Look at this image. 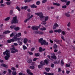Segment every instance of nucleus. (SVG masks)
Wrapping results in <instances>:
<instances>
[{
	"mask_svg": "<svg viewBox=\"0 0 75 75\" xmlns=\"http://www.w3.org/2000/svg\"><path fill=\"white\" fill-rule=\"evenodd\" d=\"M7 42V43H11L12 42H13V41H12V39L10 40H7L6 41Z\"/></svg>",
	"mask_w": 75,
	"mask_h": 75,
	"instance_id": "obj_16",
	"label": "nucleus"
},
{
	"mask_svg": "<svg viewBox=\"0 0 75 75\" xmlns=\"http://www.w3.org/2000/svg\"><path fill=\"white\" fill-rule=\"evenodd\" d=\"M41 24L43 25H45V24H47V21H43L41 23Z\"/></svg>",
	"mask_w": 75,
	"mask_h": 75,
	"instance_id": "obj_20",
	"label": "nucleus"
},
{
	"mask_svg": "<svg viewBox=\"0 0 75 75\" xmlns=\"http://www.w3.org/2000/svg\"><path fill=\"white\" fill-rule=\"evenodd\" d=\"M54 32L55 33H59L62 32V30L61 29H59L58 30H54Z\"/></svg>",
	"mask_w": 75,
	"mask_h": 75,
	"instance_id": "obj_10",
	"label": "nucleus"
},
{
	"mask_svg": "<svg viewBox=\"0 0 75 75\" xmlns=\"http://www.w3.org/2000/svg\"><path fill=\"white\" fill-rule=\"evenodd\" d=\"M40 64L41 65H42V66L45 65V63H44V62H42V61L40 63Z\"/></svg>",
	"mask_w": 75,
	"mask_h": 75,
	"instance_id": "obj_26",
	"label": "nucleus"
},
{
	"mask_svg": "<svg viewBox=\"0 0 75 75\" xmlns=\"http://www.w3.org/2000/svg\"><path fill=\"white\" fill-rule=\"evenodd\" d=\"M45 70H46V71L47 72H49V71H50V68H45Z\"/></svg>",
	"mask_w": 75,
	"mask_h": 75,
	"instance_id": "obj_27",
	"label": "nucleus"
},
{
	"mask_svg": "<svg viewBox=\"0 0 75 75\" xmlns=\"http://www.w3.org/2000/svg\"><path fill=\"white\" fill-rule=\"evenodd\" d=\"M37 59H38V58H34L33 59V61H36L37 60Z\"/></svg>",
	"mask_w": 75,
	"mask_h": 75,
	"instance_id": "obj_58",
	"label": "nucleus"
},
{
	"mask_svg": "<svg viewBox=\"0 0 75 75\" xmlns=\"http://www.w3.org/2000/svg\"><path fill=\"white\" fill-rule=\"evenodd\" d=\"M18 50L15 49L14 50H12L11 51V53L12 54H14L15 53H16V52H18Z\"/></svg>",
	"mask_w": 75,
	"mask_h": 75,
	"instance_id": "obj_12",
	"label": "nucleus"
},
{
	"mask_svg": "<svg viewBox=\"0 0 75 75\" xmlns=\"http://www.w3.org/2000/svg\"><path fill=\"white\" fill-rule=\"evenodd\" d=\"M40 30H42V31H45L46 30V28L45 27H43L42 28H40Z\"/></svg>",
	"mask_w": 75,
	"mask_h": 75,
	"instance_id": "obj_24",
	"label": "nucleus"
},
{
	"mask_svg": "<svg viewBox=\"0 0 75 75\" xmlns=\"http://www.w3.org/2000/svg\"><path fill=\"white\" fill-rule=\"evenodd\" d=\"M44 74H45V75H51V73H47L46 72H44Z\"/></svg>",
	"mask_w": 75,
	"mask_h": 75,
	"instance_id": "obj_30",
	"label": "nucleus"
},
{
	"mask_svg": "<svg viewBox=\"0 0 75 75\" xmlns=\"http://www.w3.org/2000/svg\"><path fill=\"white\" fill-rule=\"evenodd\" d=\"M20 36H21V33H19L18 34L16 33V36L17 37H20Z\"/></svg>",
	"mask_w": 75,
	"mask_h": 75,
	"instance_id": "obj_15",
	"label": "nucleus"
},
{
	"mask_svg": "<svg viewBox=\"0 0 75 75\" xmlns=\"http://www.w3.org/2000/svg\"><path fill=\"white\" fill-rule=\"evenodd\" d=\"M48 45V42H46V41L45 42V44L44 45Z\"/></svg>",
	"mask_w": 75,
	"mask_h": 75,
	"instance_id": "obj_55",
	"label": "nucleus"
},
{
	"mask_svg": "<svg viewBox=\"0 0 75 75\" xmlns=\"http://www.w3.org/2000/svg\"><path fill=\"white\" fill-rule=\"evenodd\" d=\"M27 41H28V39L27 38H25L23 40L24 44H26L27 42Z\"/></svg>",
	"mask_w": 75,
	"mask_h": 75,
	"instance_id": "obj_17",
	"label": "nucleus"
},
{
	"mask_svg": "<svg viewBox=\"0 0 75 75\" xmlns=\"http://www.w3.org/2000/svg\"><path fill=\"white\" fill-rule=\"evenodd\" d=\"M7 5H10V2H7L6 3Z\"/></svg>",
	"mask_w": 75,
	"mask_h": 75,
	"instance_id": "obj_63",
	"label": "nucleus"
},
{
	"mask_svg": "<svg viewBox=\"0 0 75 75\" xmlns=\"http://www.w3.org/2000/svg\"><path fill=\"white\" fill-rule=\"evenodd\" d=\"M44 62L45 64H48V60L47 59L45 60Z\"/></svg>",
	"mask_w": 75,
	"mask_h": 75,
	"instance_id": "obj_33",
	"label": "nucleus"
},
{
	"mask_svg": "<svg viewBox=\"0 0 75 75\" xmlns=\"http://www.w3.org/2000/svg\"><path fill=\"white\" fill-rule=\"evenodd\" d=\"M23 48L24 50H25L27 49V47H26V46H25V45H23Z\"/></svg>",
	"mask_w": 75,
	"mask_h": 75,
	"instance_id": "obj_42",
	"label": "nucleus"
},
{
	"mask_svg": "<svg viewBox=\"0 0 75 75\" xmlns=\"http://www.w3.org/2000/svg\"><path fill=\"white\" fill-rule=\"evenodd\" d=\"M47 0H43L42 1V3H45L47 2Z\"/></svg>",
	"mask_w": 75,
	"mask_h": 75,
	"instance_id": "obj_56",
	"label": "nucleus"
},
{
	"mask_svg": "<svg viewBox=\"0 0 75 75\" xmlns=\"http://www.w3.org/2000/svg\"><path fill=\"white\" fill-rule=\"evenodd\" d=\"M57 45L54 44L53 46V48H54V49H56L57 48Z\"/></svg>",
	"mask_w": 75,
	"mask_h": 75,
	"instance_id": "obj_38",
	"label": "nucleus"
},
{
	"mask_svg": "<svg viewBox=\"0 0 75 75\" xmlns=\"http://www.w3.org/2000/svg\"><path fill=\"white\" fill-rule=\"evenodd\" d=\"M35 50V47H32L31 48V51L32 52L34 51Z\"/></svg>",
	"mask_w": 75,
	"mask_h": 75,
	"instance_id": "obj_43",
	"label": "nucleus"
},
{
	"mask_svg": "<svg viewBox=\"0 0 75 75\" xmlns=\"http://www.w3.org/2000/svg\"><path fill=\"white\" fill-rule=\"evenodd\" d=\"M14 27H15V26L14 25H11L10 27V28H11V29H13V28H14Z\"/></svg>",
	"mask_w": 75,
	"mask_h": 75,
	"instance_id": "obj_47",
	"label": "nucleus"
},
{
	"mask_svg": "<svg viewBox=\"0 0 75 75\" xmlns=\"http://www.w3.org/2000/svg\"><path fill=\"white\" fill-rule=\"evenodd\" d=\"M26 71H27V73L28 74H29V75H33V73L31 72V71L29 69H27Z\"/></svg>",
	"mask_w": 75,
	"mask_h": 75,
	"instance_id": "obj_7",
	"label": "nucleus"
},
{
	"mask_svg": "<svg viewBox=\"0 0 75 75\" xmlns=\"http://www.w3.org/2000/svg\"><path fill=\"white\" fill-rule=\"evenodd\" d=\"M24 0V2L25 3H30L31 1V0Z\"/></svg>",
	"mask_w": 75,
	"mask_h": 75,
	"instance_id": "obj_23",
	"label": "nucleus"
},
{
	"mask_svg": "<svg viewBox=\"0 0 75 75\" xmlns=\"http://www.w3.org/2000/svg\"><path fill=\"white\" fill-rule=\"evenodd\" d=\"M14 29L15 31H18V30H20V28H19V27H17L15 28Z\"/></svg>",
	"mask_w": 75,
	"mask_h": 75,
	"instance_id": "obj_21",
	"label": "nucleus"
},
{
	"mask_svg": "<svg viewBox=\"0 0 75 75\" xmlns=\"http://www.w3.org/2000/svg\"><path fill=\"white\" fill-rule=\"evenodd\" d=\"M33 15H31V16L30 17H29V18H28L30 20V19H31V18H32V17H33Z\"/></svg>",
	"mask_w": 75,
	"mask_h": 75,
	"instance_id": "obj_57",
	"label": "nucleus"
},
{
	"mask_svg": "<svg viewBox=\"0 0 75 75\" xmlns=\"http://www.w3.org/2000/svg\"><path fill=\"white\" fill-rule=\"evenodd\" d=\"M28 63H31L32 62V60L31 59H29L28 60Z\"/></svg>",
	"mask_w": 75,
	"mask_h": 75,
	"instance_id": "obj_46",
	"label": "nucleus"
},
{
	"mask_svg": "<svg viewBox=\"0 0 75 75\" xmlns=\"http://www.w3.org/2000/svg\"><path fill=\"white\" fill-rule=\"evenodd\" d=\"M10 33V31L9 30H5L3 32V34H8Z\"/></svg>",
	"mask_w": 75,
	"mask_h": 75,
	"instance_id": "obj_13",
	"label": "nucleus"
},
{
	"mask_svg": "<svg viewBox=\"0 0 75 75\" xmlns=\"http://www.w3.org/2000/svg\"><path fill=\"white\" fill-rule=\"evenodd\" d=\"M52 55L51 56V58L54 59H57V57L55 55V53H53L52 54Z\"/></svg>",
	"mask_w": 75,
	"mask_h": 75,
	"instance_id": "obj_6",
	"label": "nucleus"
},
{
	"mask_svg": "<svg viewBox=\"0 0 75 75\" xmlns=\"http://www.w3.org/2000/svg\"><path fill=\"white\" fill-rule=\"evenodd\" d=\"M32 30H38V26H32Z\"/></svg>",
	"mask_w": 75,
	"mask_h": 75,
	"instance_id": "obj_8",
	"label": "nucleus"
},
{
	"mask_svg": "<svg viewBox=\"0 0 75 75\" xmlns=\"http://www.w3.org/2000/svg\"><path fill=\"white\" fill-rule=\"evenodd\" d=\"M45 40H43L42 41V42H41V44L42 45H44L45 44Z\"/></svg>",
	"mask_w": 75,
	"mask_h": 75,
	"instance_id": "obj_19",
	"label": "nucleus"
},
{
	"mask_svg": "<svg viewBox=\"0 0 75 75\" xmlns=\"http://www.w3.org/2000/svg\"><path fill=\"white\" fill-rule=\"evenodd\" d=\"M43 41V38H41L39 40V41L40 43H41V42H42Z\"/></svg>",
	"mask_w": 75,
	"mask_h": 75,
	"instance_id": "obj_40",
	"label": "nucleus"
},
{
	"mask_svg": "<svg viewBox=\"0 0 75 75\" xmlns=\"http://www.w3.org/2000/svg\"><path fill=\"white\" fill-rule=\"evenodd\" d=\"M17 42L18 44H19V45H22V44H23V42H20L19 41H18Z\"/></svg>",
	"mask_w": 75,
	"mask_h": 75,
	"instance_id": "obj_31",
	"label": "nucleus"
},
{
	"mask_svg": "<svg viewBox=\"0 0 75 75\" xmlns=\"http://www.w3.org/2000/svg\"><path fill=\"white\" fill-rule=\"evenodd\" d=\"M71 26V23L69 22L67 24V27H70Z\"/></svg>",
	"mask_w": 75,
	"mask_h": 75,
	"instance_id": "obj_59",
	"label": "nucleus"
},
{
	"mask_svg": "<svg viewBox=\"0 0 75 75\" xmlns=\"http://www.w3.org/2000/svg\"><path fill=\"white\" fill-rule=\"evenodd\" d=\"M13 36H14V34L13 33H12L10 35V37H13Z\"/></svg>",
	"mask_w": 75,
	"mask_h": 75,
	"instance_id": "obj_50",
	"label": "nucleus"
},
{
	"mask_svg": "<svg viewBox=\"0 0 75 75\" xmlns=\"http://www.w3.org/2000/svg\"><path fill=\"white\" fill-rule=\"evenodd\" d=\"M28 20H30V19L28 18L25 20L24 21V23H27V21H28Z\"/></svg>",
	"mask_w": 75,
	"mask_h": 75,
	"instance_id": "obj_53",
	"label": "nucleus"
},
{
	"mask_svg": "<svg viewBox=\"0 0 75 75\" xmlns=\"http://www.w3.org/2000/svg\"><path fill=\"white\" fill-rule=\"evenodd\" d=\"M16 9L18 11H21V9H20V8H19V7L18 6H16Z\"/></svg>",
	"mask_w": 75,
	"mask_h": 75,
	"instance_id": "obj_35",
	"label": "nucleus"
},
{
	"mask_svg": "<svg viewBox=\"0 0 75 75\" xmlns=\"http://www.w3.org/2000/svg\"><path fill=\"white\" fill-rule=\"evenodd\" d=\"M59 25L57 23H54V25L53 27V29H56L57 28V27H58Z\"/></svg>",
	"mask_w": 75,
	"mask_h": 75,
	"instance_id": "obj_9",
	"label": "nucleus"
},
{
	"mask_svg": "<svg viewBox=\"0 0 75 75\" xmlns=\"http://www.w3.org/2000/svg\"><path fill=\"white\" fill-rule=\"evenodd\" d=\"M61 64H62V65L64 64V60L63 59H62L61 61Z\"/></svg>",
	"mask_w": 75,
	"mask_h": 75,
	"instance_id": "obj_48",
	"label": "nucleus"
},
{
	"mask_svg": "<svg viewBox=\"0 0 75 75\" xmlns=\"http://www.w3.org/2000/svg\"><path fill=\"white\" fill-rule=\"evenodd\" d=\"M61 1L62 2H64V3H67L68 1V0H61Z\"/></svg>",
	"mask_w": 75,
	"mask_h": 75,
	"instance_id": "obj_45",
	"label": "nucleus"
},
{
	"mask_svg": "<svg viewBox=\"0 0 75 75\" xmlns=\"http://www.w3.org/2000/svg\"><path fill=\"white\" fill-rule=\"evenodd\" d=\"M11 23L13 24H17L18 23V20L17 16L14 17L13 18V20L11 21Z\"/></svg>",
	"mask_w": 75,
	"mask_h": 75,
	"instance_id": "obj_3",
	"label": "nucleus"
},
{
	"mask_svg": "<svg viewBox=\"0 0 75 75\" xmlns=\"http://www.w3.org/2000/svg\"><path fill=\"white\" fill-rule=\"evenodd\" d=\"M35 15H37V16H39L40 18V20L41 21H42V19H43V18L44 17H45L44 16H43V13H42V12L40 13H35Z\"/></svg>",
	"mask_w": 75,
	"mask_h": 75,
	"instance_id": "obj_2",
	"label": "nucleus"
},
{
	"mask_svg": "<svg viewBox=\"0 0 75 75\" xmlns=\"http://www.w3.org/2000/svg\"><path fill=\"white\" fill-rule=\"evenodd\" d=\"M30 7L32 8H37V6H36L34 4L31 5L30 6Z\"/></svg>",
	"mask_w": 75,
	"mask_h": 75,
	"instance_id": "obj_11",
	"label": "nucleus"
},
{
	"mask_svg": "<svg viewBox=\"0 0 75 75\" xmlns=\"http://www.w3.org/2000/svg\"><path fill=\"white\" fill-rule=\"evenodd\" d=\"M28 8V6H25L24 7V9L25 10H27V8Z\"/></svg>",
	"mask_w": 75,
	"mask_h": 75,
	"instance_id": "obj_64",
	"label": "nucleus"
},
{
	"mask_svg": "<svg viewBox=\"0 0 75 75\" xmlns=\"http://www.w3.org/2000/svg\"><path fill=\"white\" fill-rule=\"evenodd\" d=\"M30 68H31V69H34V66H31L30 67Z\"/></svg>",
	"mask_w": 75,
	"mask_h": 75,
	"instance_id": "obj_61",
	"label": "nucleus"
},
{
	"mask_svg": "<svg viewBox=\"0 0 75 75\" xmlns=\"http://www.w3.org/2000/svg\"><path fill=\"white\" fill-rule=\"evenodd\" d=\"M65 15L66 16H67V17H70V14H69V13H65Z\"/></svg>",
	"mask_w": 75,
	"mask_h": 75,
	"instance_id": "obj_18",
	"label": "nucleus"
},
{
	"mask_svg": "<svg viewBox=\"0 0 75 75\" xmlns=\"http://www.w3.org/2000/svg\"><path fill=\"white\" fill-rule=\"evenodd\" d=\"M12 75H17V72L16 71H12Z\"/></svg>",
	"mask_w": 75,
	"mask_h": 75,
	"instance_id": "obj_36",
	"label": "nucleus"
},
{
	"mask_svg": "<svg viewBox=\"0 0 75 75\" xmlns=\"http://www.w3.org/2000/svg\"><path fill=\"white\" fill-rule=\"evenodd\" d=\"M54 41L55 42H56L57 44H60V40L58 39H55L54 40Z\"/></svg>",
	"mask_w": 75,
	"mask_h": 75,
	"instance_id": "obj_14",
	"label": "nucleus"
},
{
	"mask_svg": "<svg viewBox=\"0 0 75 75\" xmlns=\"http://www.w3.org/2000/svg\"><path fill=\"white\" fill-rule=\"evenodd\" d=\"M51 67L52 68H54V64L52 63L51 64Z\"/></svg>",
	"mask_w": 75,
	"mask_h": 75,
	"instance_id": "obj_51",
	"label": "nucleus"
},
{
	"mask_svg": "<svg viewBox=\"0 0 75 75\" xmlns=\"http://www.w3.org/2000/svg\"><path fill=\"white\" fill-rule=\"evenodd\" d=\"M62 7L63 8H67V5L63 6Z\"/></svg>",
	"mask_w": 75,
	"mask_h": 75,
	"instance_id": "obj_54",
	"label": "nucleus"
},
{
	"mask_svg": "<svg viewBox=\"0 0 75 75\" xmlns=\"http://www.w3.org/2000/svg\"><path fill=\"white\" fill-rule=\"evenodd\" d=\"M36 4L37 5H39L40 4V1H37Z\"/></svg>",
	"mask_w": 75,
	"mask_h": 75,
	"instance_id": "obj_52",
	"label": "nucleus"
},
{
	"mask_svg": "<svg viewBox=\"0 0 75 75\" xmlns=\"http://www.w3.org/2000/svg\"><path fill=\"white\" fill-rule=\"evenodd\" d=\"M2 66L4 67H7V65L5 64H3Z\"/></svg>",
	"mask_w": 75,
	"mask_h": 75,
	"instance_id": "obj_62",
	"label": "nucleus"
},
{
	"mask_svg": "<svg viewBox=\"0 0 75 75\" xmlns=\"http://www.w3.org/2000/svg\"><path fill=\"white\" fill-rule=\"evenodd\" d=\"M11 69L12 71H15V70H16V69L14 67H12L11 68Z\"/></svg>",
	"mask_w": 75,
	"mask_h": 75,
	"instance_id": "obj_60",
	"label": "nucleus"
},
{
	"mask_svg": "<svg viewBox=\"0 0 75 75\" xmlns=\"http://www.w3.org/2000/svg\"><path fill=\"white\" fill-rule=\"evenodd\" d=\"M15 36H14L13 37V38L12 39V40L13 41V42H14V41H20V38H17Z\"/></svg>",
	"mask_w": 75,
	"mask_h": 75,
	"instance_id": "obj_4",
	"label": "nucleus"
},
{
	"mask_svg": "<svg viewBox=\"0 0 75 75\" xmlns=\"http://www.w3.org/2000/svg\"><path fill=\"white\" fill-rule=\"evenodd\" d=\"M38 67L39 69H40V68H42V66L41 65H39L38 66Z\"/></svg>",
	"mask_w": 75,
	"mask_h": 75,
	"instance_id": "obj_49",
	"label": "nucleus"
},
{
	"mask_svg": "<svg viewBox=\"0 0 75 75\" xmlns=\"http://www.w3.org/2000/svg\"><path fill=\"white\" fill-rule=\"evenodd\" d=\"M13 10H11L10 11L9 14L10 15H12L13 14Z\"/></svg>",
	"mask_w": 75,
	"mask_h": 75,
	"instance_id": "obj_41",
	"label": "nucleus"
},
{
	"mask_svg": "<svg viewBox=\"0 0 75 75\" xmlns=\"http://www.w3.org/2000/svg\"><path fill=\"white\" fill-rule=\"evenodd\" d=\"M35 57H39V56H40V54L38 53H36L35 54Z\"/></svg>",
	"mask_w": 75,
	"mask_h": 75,
	"instance_id": "obj_37",
	"label": "nucleus"
},
{
	"mask_svg": "<svg viewBox=\"0 0 75 75\" xmlns=\"http://www.w3.org/2000/svg\"><path fill=\"white\" fill-rule=\"evenodd\" d=\"M4 55H6V56L5 57V59L6 60H8V59L10 57V54L9 50H6V51L3 52Z\"/></svg>",
	"mask_w": 75,
	"mask_h": 75,
	"instance_id": "obj_1",
	"label": "nucleus"
},
{
	"mask_svg": "<svg viewBox=\"0 0 75 75\" xmlns=\"http://www.w3.org/2000/svg\"><path fill=\"white\" fill-rule=\"evenodd\" d=\"M28 53H29V55H33L34 54V53H33V52H28Z\"/></svg>",
	"mask_w": 75,
	"mask_h": 75,
	"instance_id": "obj_44",
	"label": "nucleus"
},
{
	"mask_svg": "<svg viewBox=\"0 0 75 75\" xmlns=\"http://www.w3.org/2000/svg\"><path fill=\"white\" fill-rule=\"evenodd\" d=\"M71 3V1H67L66 4V5H67V6H69V4Z\"/></svg>",
	"mask_w": 75,
	"mask_h": 75,
	"instance_id": "obj_32",
	"label": "nucleus"
},
{
	"mask_svg": "<svg viewBox=\"0 0 75 75\" xmlns=\"http://www.w3.org/2000/svg\"><path fill=\"white\" fill-rule=\"evenodd\" d=\"M39 51L40 52H41L42 51V48L41 47H39Z\"/></svg>",
	"mask_w": 75,
	"mask_h": 75,
	"instance_id": "obj_29",
	"label": "nucleus"
},
{
	"mask_svg": "<svg viewBox=\"0 0 75 75\" xmlns=\"http://www.w3.org/2000/svg\"><path fill=\"white\" fill-rule=\"evenodd\" d=\"M53 4V5H54V6H60V4H58L56 3H54Z\"/></svg>",
	"mask_w": 75,
	"mask_h": 75,
	"instance_id": "obj_22",
	"label": "nucleus"
},
{
	"mask_svg": "<svg viewBox=\"0 0 75 75\" xmlns=\"http://www.w3.org/2000/svg\"><path fill=\"white\" fill-rule=\"evenodd\" d=\"M8 74L9 75H11V72H12V71L10 69H8Z\"/></svg>",
	"mask_w": 75,
	"mask_h": 75,
	"instance_id": "obj_39",
	"label": "nucleus"
},
{
	"mask_svg": "<svg viewBox=\"0 0 75 75\" xmlns=\"http://www.w3.org/2000/svg\"><path fill=\"white\" fill-rule=\"evenodd\" d=\"M65 66L66 67H67V68H68V67H71V65H70V64H66Z\"/></svg>",
	"mask_w": 75,
	"mask_h": 75,
	"instance_id": "obj_34",
	"label": "nucleus"
},
{
	"mask_svg": "<svg viewBox=\"0 0 75 75\" xmlns=\"http://www.w3.org/2000/svg\"><path fill=\"white\" fill-rule=\"evenodd\" d=\"M45 17V21H47L48 19H49V17L48 16H46Z\"/></svg>",
	"mask_w": 75,
	"mask_h": 75,
	"instance_id": "obj_25",
	"label": "nucleus"
},
{
	"mask_svg": "<svg viewBox=\"0 0 75 75\" xmlns=\"http://www.w3.org/2000/svg\"><path fill=\"white\" fill-rule=\"evenodd\" d=\"M10 18V17H8L4 19L5 21H8Z\"/></svg>",
	"mask_w": 75,
	"mask_h": 75,
	"instance_id": "obj_28",
	"label": "nucleus"
},
{
	"mask_svg": "<svg viewBox=\"0 0 75 75\" xmlns=\"http://www.w3.org/2000/svg\"><path fill=\"white\" fill-rule=\"evenodd\" d=\"M35 34H39L40 35H42V34H44V32L42 31H36L35 32Z\"/></svg>",
	"mask_w": 75,
	"mask_h": 75,
	"instance_id": "obj_5",
	"label": "nucleus"
}]
</instances>
